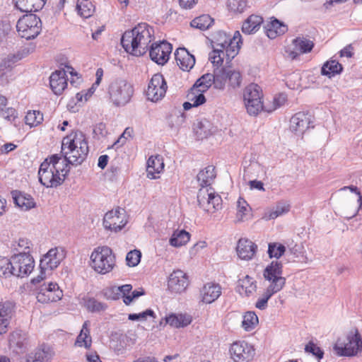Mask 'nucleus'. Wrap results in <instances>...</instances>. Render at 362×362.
<instances>
[{
	"instance_id": "nucleus-1",
	"label": "nucleus",
	"mask_w": 362,
	"mask_h": 362,
	"mask_svg": "<svg viewBox=\"0 0 362 362\" xmlns=\"http://www.w3.org/2000/svg\"><path fill=\"white\" fill-rule=\"evenodd\" d=\"M153 37V28L146 23H139L123 33L121 45L127 53L136 57L142 56L148 51V44Z\"/></svg>"
},
{
	"instance_id": "nucleus-2",
	"label": "nucleus",
	"mask_w": 362,
	"mask_h": 362,
	"mask_svg": "<svg viewBox=\"0 0 362 362\" xmlns=\"http://www.w3.org/2000/svg\"><path fill=\"white\" fill-rule=\"evenodd\" d=\"M88 151V141L81 132L64 137L62 144V153L66 168L69 165H81L86 160Z\"/></svg>"
},
{
	"instance_id": "nucleus-3",
	"label": "nucleus",
	"mask_w": 362,
	"mask_h": 362,
	"mask_svg": "<svg viewBox=\"0 0 362 362\" xmlns=\"http://www.w3.org/2000/svg\"><path fill=\"white\" fill-rule=\"evenodd\" d=\"M134 91L133 86L123 78L114 80L108 87L110 100L116 107L124 106L129 103Z\"/></svg>"
},
{
	"instance_id": "nucleus-4",
	"label": "nucleus",
	"mask_w": 362,
	"mask_h": 362,
	"mask_svg": "<svg viewBox=\"0 0 362 362\" xmlns=\"http://www.w3.org/2000/svg\"><path fill=\"white\" fill-rule=\"evenodd\" d=\"M213 48L218 47L226 50L228 59H233L237 54L242 44V36L239 31H235L233 37L219 30L214 33L212 40Z\"/></svg>"
},
{
	"instance_id": "nucleus-5",
	"label": "nucleus",
	"mask_w": 362,
	"mask_h": 362,
	"mask_svg": "<svg viewBox=\"0 0 362 362\" xmlns=\"http://www.w3.org/2000/svg\"><path fill=\"white\" fill-rule=\"evenodd\" d=\"M90 259L92 267L101 274L109 273L115 265V257L111 248L107 246L95 249L90 255Z\"/></svg>"
},
{
	"instance_id": "nucleus-6",
	"label": "nucleus",
	"mask_w": 362,
	"mask_h": 362,
	"mask_svg": "<svg viewBox=\"0 0 362 362\" xmlns=\"http://www.w3.org/2000/svg\"><path fill=\"white\" fill-rule=\"evenodd\" d=\"M347 342L338 339L333 346L339 356H354L362 350V339L358 329L350 331L346 336Z\"/></svg>"
},
{
	"instance_id": "nucleus-7",
	"label": "nucleus",
	"mask_w": 362,
	"mask_h": 362,
	"mask_svg": "<svg viewBox=\"0 0 362 362\" xmlns=\"http://www.w3.org/2000/svg\"><path fill=\"white\" fill-rule=\"evenodd\" d=\"M262 97V88L257 84L250 83L245 88L243 98L249 115L256 116L262 110L272 112L271 110L267 109L264 106Z\"/></svg>"
},
{
	"instance_id": "nucleus-8",
	"label": "nucleus",
	"mask_w": 362,
	"mask_h": 362,
	"mask_svg": "<svg viewBox=\"0 0 362 362\" xmlns=\"http://www.w3.org/2000/svg\"><path fill=\"white\" fill-rule=\"evenodd\" d=\"M16 28L21 37L34 39L42 30V21L35 14L29 13L18 21Z\"/></svg>"
},
{
	"instance_id": "nucleus-9",
	"label": "nucleus",
	"mask_w": 362,
	"mask_h": 362,
	"mask_svg": "<svg viewBox=\"0 0 362 362\" xmlns=\"http://www.w3.org/2000/svg\"><path fill=\"white\" fill-rule=\"evenodd\" d=\"M11 259V268L14 276L23 278L30 274L34 269V259L29 254V250L12 255Z\"/></svg>"
},
{
	"instance_id": "nucleus-10",
	"label": "nucleus",
	"mask_w": 362,
	"mask_h": 362,
	"mask_svg": "<svg viewBox=\"0 0 362 362\" xmlns=\"http://www.w3.org/2000/svg\"><path fill=\"white\" fill-rule=\"evenodd\" d=\"M66 175L64 173H55L48 163V159L46 158L40 165L38 170V177L40 182L46 187H57L64 181Z\"/></svg>"
},
{
	"instance_id": "nucleus-11",
	"label": "nucleus",
	"mask_w": 362,
	"mask_h": 362,
	"mask_svg": "<svg viewBox=\"0 0 362 362\" xmlns=\"http://www.w3.org/2000/svg\"><path fill=\"white\" fill-rule=\"evenodd\" d=\"M229 351L234 362H250L255 355L254 346L245 341L233 343Z\"/></svg>"
},
{
	"instance_id": "nucleus-12",
	"label": "nucleus",
	"mask_w": 362,
	"mask_h": 362,
	"mask_svg": "<svg viewBox=\"0 0 362 362\" xmlns=\"http://www.w3.org/2000/svg\"><path fill=\"white\" fill-rule=\"evenodd\" d=\"M125 210L118 207L115 210L107 211L103 218V226L105 229L117 232L127 224Z\"/></svg>"
},
{
	"instance_id": "nucleus-13",
	"label": "nucleus",
	"mask_w": 362,
	"mask_h": 362,
	"mask_svg": "<svg viewBox=\"0 0 362 362\" xmlns=\"http://www.w3.org/2000/svg\"><path fill=\"white\" fill-rule=\"evenodd\" d=\"M151 59L158 65L165 64L173 50V46L165 40L153 43L148 47Z\"/></svg>"
},
{
	"instance_id": "nucleus-14",
	"label": "nucleus",
	"mask_w": 362,
	"mask_h": 362,
	"mask_svg": "<svg viewBox=\"0 0 362 362\" xmlns=\"http://www.w3.org/2000/svg\"><path fill=\"white\" fill-rule=\"evenodd\" d=\"M62 296L63 292L58 284L52 282L43 284L36 293L37 300L43 304L59 300Z\"/></svg>"
},
{
	"instance_id": "nucleus-15",
	"label": "nucleus",
	"mask_w": 362,
	"mask_h": 362,
	"mask_svg": "<svg viewBox=\"0 0 362 362\" xmlns=\"http://www.w3.org/2000/svg\"><path fill=\"white\" fill-rule=\"evenodd\" d=\"M167 88L168 86L163 76L159 73L156 74L148 83L146 96L148 100L157 102L165 96Z\"/></svg>"
},
{
	"instance_id": "nucleus-16",
	"label": "nucleus",
	"mask_w": 362,
	"mask_h": 362,
	"mask_svg": "<svg viewBox=\"0 0 362 362\" xmlns=\"http://www.w3.org/2000/svg\"><path fill=\"white\" fill-rule=\"evenodd\" d=\"M313 116L309 112H298L290 119V129L296 135H303L309 128H313Z\"/></svg>"
},
{
	"instance_id": "nucleus-17",
	"label": "nucleus",
	"mask_w": 362,
	"mask_h": 362,
	"mask_svg": "<svg viewBox=\"0 0 362 362\" xmlns=\"http://www.w3.org/2000/svg\"><path fill=\"white\" fill-rule=\"evenodd\" d=\"M64 257L65 254L62 249L52 248L41 258L40 269L52 271L59 265Z\"/></svg>"
},
{
	"instance_id": "nucleus-18",
	"label": "nucleus",
	"mask_w": 362,
	"mask_h": 362,
	"mask_svg": "<svg viewBox=\"0 0 362 362\" xmlns=\"http://www.w3.org/2000/svg\"><path fill=\"white\" fill-rule=\"evenodd\" d=\"M188 285V277L182 270L174 271L169 276L168 288L172 293H181L186 290Z\"/></svg>"
},
{
	"instance_id": "nucleus-19",
	"label": "nucleus",
	"mask_w": 362,
	"mask_h": 362,
	"mask_svg": "<svg viewBox=\"0 0 362 362\" xmlns=\"http://www.w3.org/2000/svg\"><path fill=\"white\" fill-rule=\"evenodd\" d=\"M282 263L278 260H274L264 270V277L271 281V284H280V288H283L286 284V279L281 276Z\"/></svg>"
},
{
	"instance_id": "nucleus-20",
	"label": "nucleus",
	"mask_w": 362,
	"mask_h": 362,
	"mask_svg": "<svg viewBox=\"0 0 362 362\" xmlns=\"http://www.w3.org/2000/svg\"><path fill=\"white\" fill-rule=\"evenodd\" d=\"M9 346L17 354L24 353L27 349L28 338L25 332L16 330L10 334L8 339Z\"/></svg>"
},
{
	"instance_id": "nucleus-21",
	"label": "nucleus",
	"mask_w": 362,
	"mask_h": 362,
	"mask_svg": "<svg viewBox=\"0 0 362 362\" xmlns=\"http://www.w3.org/2000/svg\"><path fill=\"white\" fill-rule=\"evenodd\" d=\"M49 86L53 93L61 95L67 86V78L64 69L56 70L49 76Z\"/></svg>"
},
{
	"instance_id": "nucleus-22",
	"label": "nucleus",
	"mask_w": 362,
	"mask_h": 362,
	"mask_svg": "<svg viewBox=\"0 0 362 362\" xmlns=\"http://www.w3.org/2000/svg\"><path fill=\"white\" fill-rule=\"evenodd\" d=\"M257 250V245L251 240L241 238L238 240L236 247L238 256L244 260H250L253 258Z\"/></svg>"
},
{
	"instance_id": "nucleus-23",
	"label": "nucleus",
	"mask_w": 362,
	"mask_h": 362,
	"mask_svg": "<svg viewBox=\"0 0 362 362\" xmlns=\"http://www.w3.org/2000/svg\"><path fill=\"white\" fill-rule=\"evenodd\" d=\"M175 58L177 64L183 71H189L195 64V57L191 54L186 48L182 47L176 49Z\"/></svg>"
},
{
	"instance_id": "nucleus-24",
	"label": "nucleus",
	"mask_w": 362,
	"mask_h": 362,
	"mask_svg": "<svg viewBox=\"0 0 362 362\" xmlns=\"http://www.w3.org/2000/svg\"><path fill=\"white\" fill-rule=\"evenodd\" d=\"M13 310L14 305L9 301L0 304V334H5L7 332Z\"/></svg>"
},
{
	"instance_id": "nucleus-25",
	"label": "nucleus",
	"mask_w": 362,
	"mask_h": 362,
	"mask_svg": "<svg viewBox=\"0 0 362 362\" xmlns=\"http://www.w3.org/2000/svg\"><path fill=\"white\" fill-rule=\"evenodd\" d=\"M221 294V288L218 284L208 283L201 290L202 302L211 303L214 302Z\"/></svg>"
},
{
	"instance_id": "nucleus-26",
	"label": "nucleus",
	"mask_w": 362,
	"mask_h": 362,
	"mask_svg": "<svg viewBox=\"0 0 362 362\" xmlns=\"http://www.w3.org/2000/svg\"><path fill=\"white\" fill-rule=\"evenodd\" d=\"M213 124L206 118L197 120L194 124V131L197 139L202 140L212 134Z\"/></svg>"
},
{
	"instance_id": "nucleus-27",
	"label": "nucleus",
	"mask_w": 362,
	"mask_h": 362,
	"mask_svg": "<svg viewBox=\"0 0 362 362\" xmlns=\"http://www.w3.org/2000/svg\"><path fill=\"white\" fill-rule=\"evenodd\" d=\"M17 9L21 12L32 13L43 8L46 0H13Z\"/></svg>"
},
{
	"instance_id": "nucleus-28",
	"label": "nucleus",
	"mask_w": 362,
	"mask_h": 362,
	"mask_svg": "<svg viewBox=\"0 0 362 362\" xmlns=\"http://www.w3.org/2000/svg\"><path fill=\"white\" fill-rule=\"evenodd\" d=\"M264 28L267 37L270 39H274L288 30L287 25L275 18L267 23Z\"/></svg>"
},
{
	"instance_id": "nucleus-29",
	"label": "nucleus",
	"mask_w": 362,
	"mask_h": 362,
	"mask_svg": "<svg viewBox=\"0 0 362 362\" xmlns=\"http://www.w3.org/2000/svg\"><path fill=\"white\" fill-rule=\"evenodd\" d=\"M164 168L163 158L159 156H152L147 160L146 173L147 177L149 179H156V173H160Z\"/></svg>"
},
{
	"instance_id": "nucleus-30",
	"label": "nucleus",
	"mask_w": 362,
	"mask_h": 362,
	"mask_svg": "<svg viewBox=\"0 0 362 362\" xmlns=\"http://www.w3.org/2000/svg\"><path fill=\"white\" fill-rule=\"evenodd\" d=\"M165 324L175 328L185 327L189 325L192 321V316L188 314L171 313L165 317Z\"/></svg>"
},
{
	"instance_id": "nucleus-31",
	"label": "nucleus",
	"mask_w": 362,
	"mask_h": 362,
	"mask_svg": "<svg viewBox=\"0 0 362 362\" xmlns=\"http://www.w3.org/2000/svg\"><path fill=\"white\" fill-rule=\"evenodd\" d=\"M263 18L260 16L250 15L243 23L242 31L247 35H251L256 33L262 23Z\"/></svg>"
},
{
	"instance_id": "nucleus-32",
	"label": "nucleus",
	"mask_w": 362,
	"mask_h": 362,
	"mask_svg": "<svg viewBox=\"0 0 362 362\" xmlns=\"http://www.w3.org/2000/svg\"><path fill=\"white\" fill-rule=\"evenodd\" d=\"M14 204L23 210L27 211L35 207V203L30 195L22 194L18 191L12 192Z\"/></svg>"
},
{
	"instance_id": "nucleus-33",
	"label": "nucleus",
	"mask_w": 362,
	"mask_h": 362,
	"mask_svg": "<svg viewBox=\"0 0 362 362\" xmlns=\"http://www.w3.org/2000/svg\"><path fill=\"white\" fill-rule=\"evenodd\" d=\"M215 177V167L213 165H208L197 175V181L202 187L210 186Z\"/></svg>"
},
{
	"instance_id": "nucleus-34",
	"label": "nucleus",
	"mask_w": 362,
	"mask_h": 362,
	"mask_svg": "<svg viewBox=\"0 0 362 362\" xmlns=\"http://www.w3.org/2000/svg\"><path fill=\"white\" fill-rule=\"evenodd\" d=\"M90 322L88 320L85 321L80 334L78 335L76 340V345L78 346H84L86 349H89L91 346L92 340L90 336V329L88 326Z\"/></svg>"
},
{
	"instance_id": "nucleus-35",
	"label": "nucleus",
	"mask_w": 362,
	"mask_h": 362,
	"mask_svg": "<svg viewBox=\"0 0 362 362\" xmlns=\"http://www.w3.org/2000/svg\"><path fill=\"white\" fill-rule=\"evenodd\" d=\"M342 71V65L337 61L331 59L323 64L321 69V74L332 78L336 74H339Z\"/></svg>"
},
{
	"instance_id": "nucleus-36",
	"label": "nucleus",
	"mask_w": 362,
	"mask_h": 362,
	"mask_svg": "<svg viewBox=\"0 0 362 362\" xmlns=\"http://www.w3.org/2000/svg\"><path fill=\"white\" fill-rule=\"evenodd\" d=\"M52 358V354L49 348L43 346L37 349L32 353L28 358V362H48Z\"/></svg>"
},
{
	"instance_id": "nucleus-37",
	"label": "nucleus",
	"mask_w": 362,
	"mask_h": 362,
	"mask_svg": "<svg viewBox=\"0 0 362 362\" xmlns=\"http://www.w3.org/2000/svg\"><path fill=\"white\" fill-rule=\"evenodd\" d=\"M212 75L214 77L213 81L214 88L219 90L223 89L228 80V69L223 67H217L214 69Z\"/></svg>"
},
{
	"instance_id": "nucleus-38",
	"label": "nucleus",
	"mask_w": 362,
	"mask_h": 362,
	"mask_svg": "<svg viewBox=\"0 0 362 362\" xmlns=\"http://www.w3.org/2000/svg\"><path fill=\"white\" fill-rule=\"evenodd\" d=\"M78 13L85 18L93 16L95 12V6L90 0H78L76 4Z\"/></svg>"
},
{
	"instance_id": "nucleus-39",
	"label": "nucleus",
	"mask_w": 362,
	"mask_h": 362,
	"mask_svg": "<svg viewBox=\"0 0 362 362\" xmlns=\"http://www.w3.org/2000/svg\"><path fill=\"white\" fill-rule=\"evenodd\" d=\"M214 77L212 74H206L197 80L192 86V90H197L199 92H206L213 84Z\"/></svg>"
},
{
	"instance_id": "nucleus-40",
	"label": "nucleus",
	"mask_w": 362,
	"mask_h": 362,
	"mask_svg": "<svg viewBox=\"0 0 362 362\" xmlns=\"http://www.w3.org/2000/svg\"><path fill=\"white\" fill-rule=\"evenodd\" d=\"M213 23L214 19L209 15L204 14L193 19L190 25L201 30H206L211 26Z\"/></svg>"
},
{
	"instance_id": "nucleus-41",
	"label": "nucleus",
	"mask_w": 362,
	"mask_h": 362,
	"mask_svg": "<svg viewBox=\"0 0 362 362\" xmlns=\"http://www.w3.org/2000/svg\"><path fill=\"white\" fill-rule=\"evenodd\" d=\"M190 239V234L185 230H175L170 239V243L174 247L185 245Z\"/></svg>"
},
{
	"instance_id": "nucleus-42",
	"label": "nucleus",
	"mask_w": 362,
	"mask_h": 362,
	"mask_svg": "<svg viewBox=\"0 0 362 362\" xmlns=\"http://www.w3.org/2000/svg\"><path fill=\"white\" fill-rule=\"evenodd\" d=\"M47 159L48 163L51 165V168L54 171H55V173L61 172V173H64L66 175L69 173L70 167L69 166L68 168H66L64 160L60 163V160L62 159L61 156L57 154H54Z\"/></svg>"
},
{
	"instance_id": "nucleus-43",
	"label": "nucleus",
	"mask_w": 362,
	"mask_h": 362,
	"mask_svg": "<svg viewBox=\"0 0 362 362\" xmlns=\"http://www.w3.org/2000/svg\"><path fill=\"white\" fill-rule=\"evenodd\" d=\"M85 308L91 313H99L104 311L107 308V305L100 302L94 298L88 297L84 298Z\"/></svg>"
},
{
	"instance_id": "nucleus-44",
	"label": "nucleus",
	"mask_w": 362,
	"mask_h": 362,
	"mask_svg": "<svg viewBox=\"0 0 362 362\" xmlns=\"http://www.w3.org/2000/svg\"><path fill=\"white\" fill-rule=\"evenodd\" d=\"M293 45L298 49L300 53H308L314 47V42L308 39L297 37L292 41Z\"/></svg>"
},
{
	"instance_id": "nucleus-45",
	"label": "nucleus",
	"mask_w": 362,
	"mask_h": 362,
	"mask_svg": "<svg viewBox=\"0 0 362 362\" xmlns=\"http://www.w3.org/2000/svg\"><path fill=\"white\" fill-rule=\"evenodd\" d=\"M132 289L131 284H125L117 288H112L108 292L111 293V295L107 294V291L105 292L104 296L107 299L117 300L119 298L120 293L122 295L129 294Z\"/></svg>"
},
{
	"instance_id": "nucleus-46",
	"label": "nucleus",
	"mask_w": 362,
	"mask_h": 362,
	"mask_svg": "<svg viewBox=\"0 0 362 362\" xmlns=\"http://www.w3.org/2000/svg\"><path fill=\"white\" fill-rule=\"evenodd\" d=\"M290 210V204L286 202H279L276 204L274 209L270 211L268 215H266V218L268 220L274 219L279 216L286 214Z\"/></svg>"
},
{
	"instance_id": "nucleus-47",
	"label": "nucleus",
	"mask_w": 362,
	"mask_h": 362,
	"mask_svg": "<svg viewBox=\"0 0 362 362\" xmlns=\"http://www.w3.org/2000/svg\"><path fill=\"white\" fill-rule=\"evenodd\" d=\"M258 322V317L255 312L249 311L243 316L242 327L245 330L250 331L255 327Z\"/></svg>"
},
{
	"instance_id": "nucleus-48",
	"label": "nucleus",
	"mask_w": 362,
	"mask_h": 362,
	"mask_svg": "<svg viewBox=\"0 0 362 362\" xmlns=\"http://www.w3.org/2000/svg\"><path fill=\"white\" fill-rule=\"evenodd\" d=\"M239 286L243 291H245V295L249 296L257 289L256 281L248 275L245 276L244 279L239 281Z\"/></svg>"
},
{
	"instance_id": "nucleus-49",
	"label": "nucleus",
	"mask_w": 362,
	"mask_h": 362,
	"mask_svg": "<svg viewBox=\"0 0 362 362\" xmlns=\"http://www.w3.org/2000/svg\"><path fill=\"white\" fill-rule=\"evenodd\" d=\"M26 124L36 127L43 121V115L39 110L28 111L25 117Z\"/></svg>"
},
{
	"instance_id": "nucleus-50",
	"label": "nucleus",
	"mask_w": 362,
	"mask_h": 362,
	"mask_svg": "<svg viewBox=\"0 0 362 362\" xmlns=\"http://www.w3.org/2000/svg\"><path fill=\"white\" fill-rule=\"evenodd\" d=\"M209 201L206 207H204V210L208 213H214L218 210L221 205L222 199L218 194H215L214 192H211L209 196Z\"/></svg>"
},
{
	"instance_id": "nucleus-51",
	"label": "nucleus",
	"mask_w": 362,
	"mask_h": 362,
	"mask_svg": "<svg viewBox=\"0 0 362 362\" xmlns=\"http://www.w3.org/2000/svg\"><path fill=\"white\" fill-rule=\"evenodd\" d=\"M286 252V247L279 243H270L268 245V255L270 258H280Z\"/></svg>"
},
{
	"instance_id": "nucleus-52",
	"label": "nucleus",
	"mask_w": 362,
	"mask_h": 362,
	"mask_svg": "<svg viewBox=\"0 0 362 362\" xmlns=\"http://www.w3.org/2000/svg\"><path fill=\"white\" fill-rule=\"evenodd\" d=\"M292 257L291 259L293 262L306 263L308 261V258L305 255L303 247L296 245L294 247L289 250Z\"/></svg>"
},
{
	"instance_id": "nucleus-53",
	"label": "nucleus",
	"mask_w": 362,
	"mask_h": 362,
	"mask_svg": "<svg viewBox=\"0 0 362 362\" xmlns=\"http://www.w3.org/2000/svg\"><path fill=\"white\" fill-rule=\"evenodd\" d=\"M198 90H192V87L187 94V98L193 103L194 107L202 105L206 102V98L203 94L204 92H199Z\"/></svg>"
},
{
	"instance_id": "nucleus-54",
	"label": "nucleus",
	"mask_w": 362,
	"mask_h": 362,
	"mask_svg": "<svg viewBox=\"0 0 362 362\" xmlns=\"http://www.w3.org/2000/svg\"><path fill=\"white\" fill-rule=\"evenodd\" d=\"M11 259L0 257V277L8 278L13 276Z\"/></svg>"
},
{
	"instance_id": "nucleus-55",
	"label": "nucleus",
	"mask_w": 362,
	"mask_h": 362,
	"mask_svg": "<svg viewBox=\"0 0 362 362\" xmlns=\"http://www.w3.org/2000/svg\"><path fill=\"white\" fill-rule=\"evenodd\" d=\"M238 211H237V218L239 221H244L246 218L247 213L251 210L249 204L246 202V201L240 197L238 200Z\"/></svg>"
},
{
	"instance_id": "nucleus-56",
	"label": "nucleus",
	"mask_w": 362,
	"mask_h": 362,
	"mask_svg": "<svg viewBox=\"0 0 362 362\" xmlns=\"http://www.w3.org/2000/svg\"><path fill=\"white\" fill-rule=\"evenodd\" d=\"M225 57H227L226 50L220 49L218 47H214L212 53L210 54L209 58L212 64L218 66L222 65Z\"/></svg>"
},
{
	"instance_id": "nucleus-57",
	"label": "nucleus",
	"mask_w": 362,
	"mask_h": 362,
	"mask_svg": "<svg viewBox=\"0 0 362 362\" xmlns=\"http://www.w3.org/2000/svg\"><path fill=\"white\" fill-rule=\"evenodd\" d=\"M212 188L202 187L197 194V202L199 206L204 209L206 207L209 201V196L211 194Z\"/></svg>"
},
{
	"instance_id": "nucleus-58",
	"label": "nucleus",
	"mask_w": 362,
	"mask_h": 362,
	"mask_svg": "<svg viewBox=\"0 0 362 362\" xmlns=\"http://www.w3.org/2000/svg\"><path fill=\"white\" fill-rule=\"evenodd\" d=\"M17 62V57L15 55H8L0 61V72L10 71L15 63Z\"/></svg>"
},
{
	"instance_id": "nucleus-59",
	"label": "nucleus",
	"mask_w": 362,
	"mask_h": 362,
	"mask_svg": "<svg viewBox=\"0 0 362 362\" xmlns=\"http://www.w3.org/2000/svg\"><path fill=\"white\" fill-rule=\"evenodd\" d=\"M228 80L229 86L233 88H238L242 81L241 74L239 71L228 69Z\"/></svg>"
},
{
	"instance_id": "nucleus-60",
	"label": "nucleus",
	"mask_w": 362,
	"mask_h": 362,
	"mask_svg": "<svg viewBox=\"0 0 362 362\" xmlns=\"http://www.w3.org/2000/svg\"><path fill=\"white\" fill-rule=\"evenodd\" d=\"M141 257V253L138 250L129 252L126 256L127 264L129 267H135L139 264Z\"/></svg>"
},
{
	"instance_id": "nucleus-61",
	"label": "nucleus",
	"mask_w": 362,
	"mask_h": 362,
	"mask_svg": "<svg viewBox=\"0 0 362 362\" xmlns=\"http://www.w3.org/2000/svg\"><path fill=\"white\" fill-rule=\"evenodd\" d=\"M305 352L312 354L318 360L322 359L324 356L323 350L313 341H310L308 344L305 345Z\"/></svg>"
},
{
	"instance_id": "nucleus-62",
	"label": "nucleus",
	"mask_w": 362,
	"mask_h": 362,
	"mask_svg": "<svg viewBox=\"0 0 362 362\" xmlns=\"http://www.w3.org/2000/svg\"><path fill=\"white\" fill-rule=\"evenodd\" d=\"M147 317H156L155 313L153 310L147 309L144 312L139 313H131L128 316V319L132 321L144 320Z\"/></svg>"
},
{
	"instance_id": "nucleus-63",
	"label": "nucleus",
	"mask_w": 362,
	"mask_h": 362,
	"mask_svg": "<svg viewBox=\"0 0 362 362\" xmlns=\"http://www.w3.org/2000/svg\"><path fill=\"white\" fill-rule=\"evenodd\" d=\"M280 284H270V285L267 287L265 292L264 293L262 298L267 300L269 299L276 293L280 291L283 288H280Z\"/></svg>"
},
{
	"instance_id": "nucleus-64",
	"label": "nucleus",
	"mask_w": 362,
	"mask_h": 362,
	"mask_svg": "<svg viewBox=\"0 0 362 362\" xmlns=\"http://www.w3.org/2000/svg\"><path fill=\"white\" fill-rule=\"evenodd\" d=\"M93 132L95 136H96L98 139L106 136L107 134L106 124L103 122L97 124L95 126H94Z\"/></svg>"
}]
</instances>
